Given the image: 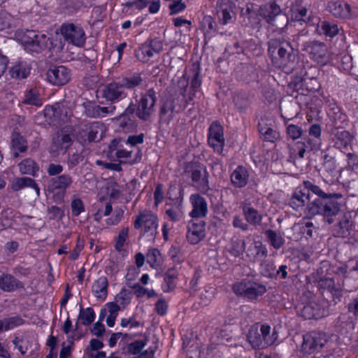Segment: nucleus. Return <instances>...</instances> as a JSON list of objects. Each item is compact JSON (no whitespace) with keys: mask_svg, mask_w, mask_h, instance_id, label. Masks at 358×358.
Segmentation results:
<instances>
[{"mask_svg":"<svg viewBox=\"0 0 358 358\" xmlns=\"http://www.w3.org/2000/svg\"><path fill=\"white\" fill-rule=\"evenodd\" d=\"M342 198L343 194L341 193H329L325 197L317 198L308 205V213L311 215H321L329 224H331L334 217L340 211L341 203L338 200Z\"/></svg>","mask_w":358,"mask_h":358,"instance_id":"nucleus-1","label":"nucleus"},{"mask_svg":"<svg viewBox=\"0 0 358 358\" xmlns=\"http://www.w3.org/2000/svg\"><path fill=\"white\" fill-rule=\"evenodd\" d=\"M142 79L138 76L122 78L106 84L100 90L101 95L112 103L118 102L127 96L126 90L141 84Z\"/></svg>","mask_w":358,"mask_h":358,"instance_id":"nucleus-2","label":"nucleus"},{"mask_svg":"<svg viewBox=\"0 0 358 358\" xmlns=\"http://www.w3.org/2000/svg\"><path fill=\"white\" fill-rule=\"evenodd\" d=\"M268 52L273 60L283 68L293 64L295 60L294 48L289 41L282 37L272 38L269 41Z\"/></svg>","mask_w":358,"mask_h":358,"instance_id":"nucleus-3","label":"nucleus"},{"mask_svg":"<svg viewBox=\"0 0 358 358\" xmlns=\"http://www.w3.org/2000/svg\"><path fill=\"white\" fill-rule=\"evenodd\" d=\"M247 338L254 348H265L274 343L277 335L275 331L271 334L269 325L256 324L250 329Z\"/></svg>","mask_w":358,"mask_h":358,"instance_id":"nucleus-4","label":"nucleus"},{"mask_svg":"<svg viewBox=\"0 0 358 358\" xmlns=\"http://www.w3.org/2000/svg\"><path fill=\"white\" fill-rule=\"evenodd\" d=\"M185 175L192 180L191 185L199 191L206 193L210 189L208 173L204 165L198 162H192L186 165Z\"/></svg>","mask_w":358,"mask_h":358,"instance_id":"nucleus-5","label":"nucleus"},{"mask_svg":"<svg viewBox=\"0 0 358 358\" xmlns=\"http://www.w3.org/2000/svg\"><path fill=\"white\" fill-rule=\"evenodd\" d=\"M19 40L25 50L31 53H40L48 47L50 38L44 34L34 30H26L19 34Z\"/></svg>","mask_w":358,"mask_h":358,"instance_id":"nucleus-6","label":"nucleus"},{"mask_svg":"<svg viewBox=\"0 0 358 358\" xmlns=\"http://www.w3.org/2000/svg\"><path fill=\"white\" fill-rule=\"evenodd\" d=\"M73 180L69 174H62L52 177L48 180L46 191L52 194L53 200L57 203L63 202L66 191L72 185Z\"/></svg>","mask_w":358,"mask_h":358,"instance_id":"nucleus-7","label":"nucleus"},{"mask_svg":"<svg viewBox=\"0 0 358 358\" xmlns=\"http://www.w3.org/2000/svg\"><path fill=\"white\" fill-rule=\"evenodd\" d=\"M232 289L236 294L248 299H255L264 294L266 290L264 285L250 280L236 282L233 285Z\"/></svg>","mask_w":358,"mask_h":358,"instance_id":"nucleus-8","label":"nucleus"},{"mask_svg":"<svg viewBox=\"0 0 358 358\" xmlns=\"http://www.w3.org/2000/svg\"><path fill=\"white\" fill-rule=\"evenodd\" d=\"M61 33L66 41L76 46L82 47L85 43V34L80 26L73 23L64 24L61 27Z\"/></svg>","mask_w":358,"mask_h":358,"instance_id":"nucleus-9","label":"nucleus"},{"mask_svg":"<svg viewBox=\"0 0 358 358\" xmlns=\"http://www.w3.org/2000/svg\"><path fill=\"white\" fill-rule=\"evenodd\" d=\"M327 342L326 335L321 332L312 331L303 336L301 351L312 354L324 346Z\"/></svg>","mask_w":358,"mask_h":358,"instance_id":"nucleus-10","label":"nucleus"},{"mask_svg":"<svg viewBox=\"0 0 358 358\" xmlns=\"http://www.w3.org/2000/svg\"><path fill=\"white\" fill-rule=\"evenodd\" d=\"M328 313L327 302L324 300L311 301L301 310V315L306 320H318Z\"/></svg>","mask_w":358,"mask_h":358,"instance_id":"nucleus-11","label":"nucleus"},{"mask_svg":"<svg viewBox=\"0 0 358 358\" xmlns=\"http://www.w3.org/2000/svg\"><path fill=\"white\" fill-rule=\"evenodd\" d=\"M303 50L307 51L310 58L317 64L324 66L329 61L327 48L323 43L310 41L303 45Z\"/></svg>","mask_w":358,"mask_h":358,"instance_id":"nucleus-12","label":"nucleus"},{"mask_svg":"<svg viewBox=\"0 0 358 358\" xmlns=\"http://www.w3.org/2000/svg\"><path fill=\"white\" fill-rule=\"evenodd\" d=\"M155 103V91L152 88L141 97L136 108V115L143 120H148L150 115L154 112Z\"/></svg>","mask_w":358,"mask_h":358,"instance_id":"nucleus-13","label":"nucleus"},{"mask_svg":"<svg viewBox=\"0 0 358 358\" xmlns=\"http://www.w3.org/2000/svg\"><path fill=\"white\" fill-rule=\"evenodd\" d=\"M223 128L218 122L211 124L208 129V144L215 152L221 154L224 145Z\"/></svg>","mask_w":358,"mask_h":358,"instance_id":"nucleus-14","label":"nucleus"},{"mask_svg":"<svg viewBox=\"0 0 358 358\" xmlns=\"http://www.w3.org/2000/svg\"><path fill=\"white\" fill-rule=\"evenodd\" d=\"M71 71L64 66H55L47 72V80L52 85L62 86L71 79Z\"/></svg>","mask_w":358,"mask_h":358,"instance_id":"nucleus-15","label":"nucleus"},{"mask_svg":"<svg viewBox=\"0 0 358 358\" xmlns=\"http://www.w3.org/2000/svg\"><path fill=\"white\" fill-rule=\"evenodd\" d=\"M134 227L136 229L143 227L144 233L150 231L153 234L157 230V217L150 211H142L135 217Z\"/></svg>","mask_w":358,"mask_h":358,"instance_id":"nucleus-16","label":"nucleus"},{"mask_svg":"<svg viewBox=\"0 0 358 358\" xmlns=\"http://www.w3.org/2000/svg\"><path fill=\"white\" fill-rule=\"evenodd\" d=\"M117 142L113 140L110 146L111 155H114L118 161L122 164H134L137 162L136 155L139 152L138 150H127L126 148H117Z\"/></svg>","mask_w":358,"mask_h":358,"instance_id":"nucleus-17","label":"nucleus"},{"mask_svg":"<svg viewBox=\"0 0 358 358\" xmlns=\"http://www.w3.org/2000/svg\"><path fill=\"white\" fill-rule=\"evenodd\" d=\"M206 222L203 220H192L188 222L187 239L191 244H196L206 236Z\"/></svg>","mask_w":358,"mask_h":358,"instance_id":"nucleus-18","label":"nucleus"},{"mask_svg":"<svg viewBox=\"0 0 358 358\" xmlns=\"http://www.w3.org/2000/svg\"><path fill=\"white\" fill-rule=\"evenodd\" d=\"M192 210L189 215L192 218H203L208 213V203L204 197L199 194H192L189 196Z\"/></svg>","mask_w":358,"mask_h":358,"instance_id":"nucleus-19","label":"nucleus"},{"mask_svg":"<svg viewBox=\"0 0 358 358\" xmlns=\"http://www.w3.org/2000/svg\"><path fill=\"white\" fill-rule=\"evenodd\" d=\"M156 47L157 41L155 38L148 40L136 50L135 55L140 62H148L157 52Z\"/></svg>","mask_w":358,"mask_h":358,"instance_id":"nucleus-20","label":"nucleus"},{"mask_svg":"<svg viewBox=\"0 0 358 358\" xmlns=\"http://www.w3.org/2000/svg\"><path fill=\"white\" fill-rule=\"evenodd\" d=\"M246 256L251 262H259L267 257L268 250L260 241H254L245 251Z\"/></svg>","mask_w":358,"mask_h":358,"instance_id":"nucleus-21","label":"nucleus"},{"mask_svg":"<svg viewBox=\"0 0 358 358\" xmlns=\"http://www.w3.org/2000/svg\"><path fill=\"white\" fill-rule=\"evenodd\" d=\"M353 227V220L350 213L344 214L334 227V234L338 237L345 238L350 235Z\"/></svg>","mask_w":358,"mask_h":358,"instance_id":"nucleus-22","label":"nucleus"},{"mask_svg":"<svg viewBox=\"0 0 358 358\" xmlns=\"http://www.w3.org/2000/svg\"><path fill=\"white\" fill-rule=\"evenodd\" d=\"M310 201L309 194L303 186L297 187L289 199V206L296 210L302 209Z\"/></svg>","mask_w":358,"mask_h":358,"instance_id":"nucleus-23","label":"nucleus"},{"mask_svg":"<svg viewBox=\"0 0 358 358\" xmlns=\"http://www.w3.org/2000/svg\"><path fill=\"white\" fill-rule=\"evenodd\" d=\"M329 12L336 17L348 18L351 16L350 6L342 1H332L328 4Z\"/></svg>","mask_w":358,"mask_h":358,"instance_id":"nucleus-24","label":"nucleus"},{"mask_svg":"<svg viewBox=\"0 0 358 358\" xmlns=\"http://www.w3.org/2000/svg\"><path fill=\"white\" fill-rule=\"evenodd\" d=\"M249 173L243 166H238L231 174L232 185L238 188L245 187L248 184Z\"/></svg>","mask_w":358,"mask_h":358,"instance_id":"nucleus-25","label":"nucleus"},{"mask_svg":"<svg viewBox=\"0 0 358 358\" xmlns=\"http://www.w3.org/2000/svg\"><path fill=\"white\" fill-rule=\"evenodd\" d=\"M10 187L14 192L20 191L25 187H31L35 190L37 196H40V188L38 184L34 179L29 177L15 178Z\"/></svg>","mask_w":358,"mask_h":358,"instance_id":"nucleus-26","label":"nucleus"},{"mask_svg":"<svg viewBox=\"0 0 358 358\" xmlns=\"http://www.w3.org/2000/svg\"><path fill=\"white\" fill-rule=\"evenodd\" d=\"M22 287V283L13 275L8 273H1L0 275V289L3 292H13Z\"/></svg>","mask_w":358,"mask_h":358,"instance_id":"nucleus-27","label":"nucleus"},{"mask_svg":"<svg viewBox=\"0 0 358 358\" xmlns=\"http://www.w3.org/2000/svg\"><path fill=\"white\" fill-rule=\"evenodd\" d=\"M281 9L278 5L272 2L259 8V14L268 23H272L275 17L280 15Z\"/></svg>","mask_w":358,"mask_h":358,"instance_id":"nucleus-28","label":"nucleus"},{"mask_svg":"<svg viewBox=\"0 0 358 358\" xmlns=\"http://www.w3.org/2000/svg\"><path fill=\"white\" fill-rule=\"evenodd\" d=\"M84 131L89 142L99 141L102 137L103 124L99 122H93L85 124Z\"/></svg>","mask_w":358,"mask_h":358,"instance_id":"nucleus-29","label":"nucleus"},{"mask_svg":"<svg viewBox=\"0 0 358 358\" xmlns=\"http://www.w3.org/2000/svg\"><path fill=\"white\" fill-rule=\"evenodd\" d=\"M108 279L105 276L99 277L92 285V293L99 300L104 301L108 294Z\"/></svg>","mask_w":358,"mask_h":358,"instance_id":"nucleus-30","label":"nucleus"},{"mask_svg":"<svg viewBox=\"0 0 358 358\" xmlns=\"http://www.w3.org/2000/svg\"><path fill=\"white\" fill-rule=\"evenodd\" d=\"M243 213L246 221L250 224L257 225L262 221V215L256 209L250 206L249 203L243 204Z\"/></svg>","mask_w":358,"mask_h":358,"instance_id":"nucleus-31","label":"nucleus"},{"mask_svg":"<svg viewBox=\"0 0 358 358\" xmlns=\"http://www.w3.org/2000/svg\"><path fill=\"white\" fill-rule=\"evenodd\" d=\"M259 132L264 141L274 142L280 138V134L264 122H259Z\"/></svg>","mask_w":358,"mask_h":358,"instance_id":"nucleus-32","label":"nucleus"},{"mask_svg":"<svg viewBox=\"0 0 358 358\" xmlns=\"http://www.w3.org/2000/svg\"><path fill=\"white\" fill-rule=\"evenodd\" d=\"M59 110H63V106L59 103H56L52 106H47L43 110L46 120L54 124L56 122L60 121L61 115Z\"/></svg>","mask_w":358,"mask_h":358,"instance_id":"nucleus-33","label":"nucleus"},{"mask_svg":"<svg viewBox=\"0 0 358 358\" xmlns=\"http://www.w3.org/2000/svg\"><path fill=\"white\" fill-rule=\"evenodd\" d=\"M265 236L270 245L275 250L282 248L285 243V240L282 234L275 231L267 229L265 231Z\"/></svg>","mask_w":358,"mask_h":358,"instance_id":"nucleus-34","label":"nucleus"},{"mask_svg":"<svg viewBox=\"0 0 358 358\" xmlns=\"http://www.w3.org/2000/svg\"><path fill=\"white\" fill-rule=\"evenodd\" d=\"M178 277V271L175 268L169 269L164 276L162 289L164 292H169L176 287L175 280Z\"/></svg>","mask_w":358,"mask_h":358,"instance_id":"nucleus-35","label":"nucleus"},{"mask_svg":"<svg viewBox=\"0 0 358 358\" xmlns=\"http://www.w3.org/2000/svg\"><path fill=\"white\" fill-rule=\"evenodd\" d=\"M29 73L30 68L25 62H19L14 65L10 70L11 77L16 79L25 78Z\"/></svg>","mask_w":358,"mask_h":358,"instance_id":"nucleus-36","label":"nucleus"},{"mask_svg":"<svg viewBox=\"0 0 358 358\" xmlns=\"http://www.w3.org/2000/svg\"><path fill=\"white\" fill-rule=\"evenodd\" d=\"M24 323V320L19 316L0 320V331H8L19 327Z\"/></svg>","mask_w":358,"mask_h":358,"instance_id":"nucleus-37","label":"nucleus"},{"mask_svg":"<svg viewBox=\"0 0 358 358\" xmlns=\"http://www.w3.org/2000/svg\"><path fill=\"white\" fill-rule=\"evenodd\" d=\"M20 171L23 174H28L35 176L38 171V166L29 158L25 159L19 164Z\"/></svg>","mask_w":358,"mask_h":358,"instance_id":"nucleus-38","label":"nucleus"},{"mask_svg":"<svg viewBox=\"0 0 358 358\" xmlns=\"http://www.w3.org/2000/svg\"><path fill=\"white\" fill-rule=\"evenodd\" d=\"M317 31L320 34H324L329 37H334L338 34V28L335 23L322 21L318 25Z\"/></svg>","mask_w":358,"mask_h":358,"instance_id":"nucleus-39","label":"nucleus"},{"mask_svg":"<svg viewBox=\"0 0 358 358\" xmlns=\"http://www.w3.org/2000/svg\"><path fill=\"white\" fill-rule=\"evenodd\" d=\"M148 3H151L149 10L152 13H157V3L154 0H136L134 1H127L124 6L128 8H136L138 10L144 8Z\"/></svg>","mask_w":358,"mask_h":358,"instance_id":"nucleus-40","label":"nucleus"},{"mask_svg":"<svg viewBox=\"0 0 358 358\" xmlns=\"http://www.w3.org/2000/svg\"><path fill=\"white\" fill-rule=\"evenodd\" d=\"M352 136L350 134L345 130L338 131L334 137L335 145L338 148H345L350 144Z\"/></svg>","mask_w":358,"mask_h":358,"instance_id":"nucleus-41","label":"nucleus"},{"mask_svg":"<svg viewBox=\"0 0 358 358\" xmlns=\"http://www.w3.org/2000/svg\"><path fill=\"white\" fill-rule=\"evenodd\" d=\"M11 145L13 148L21 152H25L27 148V143L25 138L19 133L14 132L11 136Z\"/></svg>","mask_w":358,"mask_h":358,"instance_id":"nucleus-42","label":"nucleus"},{"mask_svg":"<svg viewBox=\"0 0 358 358\" xmlns=\"http://www.w3.org/2000/svg\"><path fill=\"white\" fill-rule=\"evenodd\" d=\"M275 266L272 261L266 258L261 260L260 271L262 274L267 278H272L275 275Z\"/></svg>","mask_w":358,"mask_h":358,"instance_id":"nucleus-43","label":"nucleus"},{"mask_svg":"<svg viewBox=\"0 0 358 358\" xmlns=\"http://www.w3.org/2000/svg\"><path fill=\"white\" fill-rule=\"evenodd\" d=\"M73 140L69 134H62L54 138L53 144L57 146V150H66L72 144Z\"/></svg>","mask_w":358,"mask_h":358,"instance_id":"nucleus-44","label":"nucleus"},{"mask_svg":"<svg viewBox=\"0 0 358 358\" xmlns=\"http://www.w3.org/2000/svg\"><path fill=\"white\" fill-rule=\"evenodd\" d=\"M25 104L40 106L42 105V99L39 94L34 90H30L24 94V99L22 101Z\"/></svg>","mask_w":358,"mask_h":358,"instance_id":"nucleus-45","label":"nucleus"},{"mask_svg":"<svg viewBox=\"0 0 358 358\" xmlns=\"http://www.w3.org/2000/svg\"><path fill=\"white\" fill-rule=\"evenodd\" d=\"M245 250V243L244 240L236 239L231 242L229 252L235 257H240Z\"/></svg>","mask_w":358,"mask_h":358,"instance_id":"nucleus-46","label":"nucleus"},{"mask_svg":"<svg viewBox=\"0 0 358 358\" xmlns=\"http://www.w3.org/2000/svg\"><path fill=\"white\" fill-rule=\"evenodd\" d=\"M174 100L172 98L167 99L163 102L161 108L160 115L162 117L166 116L168 121L172 117V113L174 110Z\"/></svg>","mask_w":358,"mask_h":358,"instance_id":"nucleus-47","label":"nucleus"},{"mask_svg":"<svg viewBox=\"0 0 358 358\" xmlns=\"http://www.w3.org/2000/svg\"><path fill=\"white\" fill-rule=\"evenodd\" d=\"M95 318V313L92 308H87L85 310L80 309L79 319L81 320V323L87 326L90 324Z\"/></svg>","mask_w":358,"mask_h":358,"instance_id":"nucleus-48","label":"nucleus"},{"mask_svg":"<svg viewBox=\"0 0 358 358\" xmlns=\"http://www.w3.org/2000/svg\"><path fill=\"white\" fill-rule=\"evenodd\" d=\"M232 10L230 6H221L220 10L217 11L218 17L220 22L223 24L229 23L232 20Z\"/></svg>","mask_w":358,"mask_h":358,"instance_id":"nucleus-49","label":"nucleus"},{"mask_svg":"<svg viewBox=\"0 0 358 358\" xmlns=\"http://www.w3.org/2000/svg\"><path fill=\"white\" fill-rule=\"evenodd\" d=\"M129 229L123 228L119 233L115 240V248L118 252H122L128 238Z\"/></svg>","mask_w":358,"mask_h":358,"instance_id":"nucleus-50","label":"nucleus"},{"mask_svg":"<svg viewBox=\"0 0 358 358\" xmlns=\"http://www.w3.org/2000/svg\"><path fill=\"white\" fill-rule=\"evenodd\" d=\"M302 186L304 189H306L308 194L310 192H312L313 194L317 195L319 198L325 197L329 194V193L323 192L319 186L313 184L308 180L303 181Z\"/></svg>","mask_w":358,"mask_h":358,"instance_id":"nucleus-51","label":"nucleus"},{"mask_svg":"<svg viewBox=\"0 0 358 358\" xmlns=\"http://www.w3.org/2000/svg\"><path fill=\"white\" fill-rule=\"evenodd\" d=\"M83 106L86 116L92 118H99L98 105L91 101H87L84 102Z\"/></svg>","mask_w":358,"mask_h":358,"instance_id":"nucleus-52","label":"nucleus"},{"mask_svg":"<svg viewBox=\"0 0 358 358\" xmlns=\"http://www.w3.org/2000/svg\"><path fill=\"white\" fill-rule=\"evenodd\" d=\"M72 215L78 216L85 211V206L80 199L73 198L71 202Z\"/></svg>","mask_w":358,"mask_h":358,"instance_id":"nucleus-53","label":"nucleus"},{"mask_svg":"<svg viewBox=\"0 0 358 358\" xmlns=\"http://www.w3.org/2000/svg\"><path fill=\"white\" fill-rule=\"evenodd\" d=\"M145 345V343L143 341H135L128 345L127 352L128 353L134 355L141 354V351Z\"/></svg>","mask_w":358,"mask_h":358,"instance_id":"nucleus-54","label":"nucleus"},{"mask_svg":"<svg viewBox=\"0 0 358 358\" xmlns=\"http://www.w3.org/2000/svg\"><path fill=\"white\" fill-rule=\"evenodd\" d=\"M296 228H298L306 238L312 237L313 231V224L310 221H303L299 223Z\"/></svg>","mask_w":358,"mask_h":358,"instance_id":"nucleus-55","label":"nucleus"},{"mask_svg":"<svg viewBox=\"0 0 358 358\" xmlns=\"http://www.w3.org/2000/svg\"><path fill=\"white\" fill-rule=\"evenodd\" d=\"M287 135L293 140L299 138L303 133L301 127L296 124H288L286 129Z\"/></svg>","mask_w":358,"mask_h":358,"instance_id":"nucleus-56","label":"nucleus"},{"mask_svg":"<svg viewBox=\"0 0 358 358\" xmlns=\"http://www.w3.org/2000/svg\"><path fill=\"white\" fill-rule=\"evenodd\" d=\"M307 9L305 7H296L292 10V17L296 21H305L307 15Z\"/></svg>","mask_w":358,"mask_h":358,"instance_id":"nucleus-57","label":"nucleus"},{"mask_svg":"<svg viewBox=\"0 0 358 358\" xmlns=\"http://www.w3.org/2000/svg\"><path fill=\"white\" fill-rule=\"evenodd\" d=\"M84 159V157L82 153H73L70 155L67 160V164L69 169H73V167L78 165L80 162H82Z\"/></svg>","mask_w":358,"mask_h":358,"instance_id":"nucleus-58","label":"nucleus"},{"mask_svg":"<svg viewBox=\"0 0 358 358\" xmlns=\"http://www.w3.org/2000/svg\"><path fill=\"white\" fill-rule=\"evenodd\" d=\"M170 198L176 200L177 202L181 203L183 197V189L182 187H173L169 191Z\"/></svg>","mask_w":358,"mask_h":358,"instance_id":"nucleus-59","label":"nucleus"},{"mask_svg":"<svg viewBox=\"0 0 358 358\" xmlns=\"http://www.w3.org/2000/svg\"><path fill=\"white\" fill-rule=\"evenodd\" d=\"M169 7L171 14L175 15L183 11L186 8V5L182 2V0H177L170 3Z\"/></svg>","mask_w":358,"mask_h":358,"instance_id":"nucleus-60","label":"nucleus"},{"mask_svg":"<svg viewBox=\"0 0 358 358\" xmlns=\"http://www.w3.org/2000/svg\"><path fill=\"white\" fill-rule=\"evenodd\" d=\"M202 25L206 29L205 34H211L212 32H215V22L210 16L203 18Z\"/></svg>","mask_w":358,"mask_h":358,"instance_id":"nucleus-61","label":"nucleus"},{"mask_svg":"<svg viewBox=\"0 0 358 358\" xmlns=\"http://www.w3.org/2000/svg\"><path fill=\"white\" fill-rule=\"evenodd\" d=\"M143 136H144L143 134L138 135L129 136L126 141V144L132 147V150H136V148H134V147L136 145L142 143L143 142Z\"/></svg>","mask_w":358,"mask_h":358,"instance_id":"nucleus-62","label":"nucleus"},{"mask_svg":"<svg viewBox=\"0 0 358 358\" xmlns=\"http://www.w3.org/2000/svg\"><path fill=\"white\" fill-rule=\"evenodd\" d=\"M115 108V106L113 104L107 106H100L98 105L99 118L104 117L108 115H113Z\"/></svg>","mask_w":358,"mask_h":358,"instance_id":"nucleus-63","label":"nucleus"},{"mask_svg":"<svg viewBox=\"0 0 358 358\" xmlns=\"http://www.w3.org/2000/svg\"><path fill=\"white\" fill-rule=\"evenodd\" d=\"M62 171L63 166L59 164L51 163L47 169V173L50 176H58Z\"/></svg>","mask_w":358,"mask_h":358,"instance_id":"nucleus-64","label":"nucleus"}]
</instances>
